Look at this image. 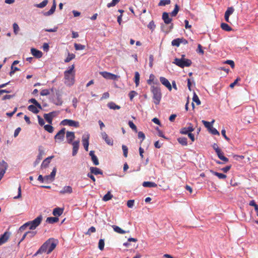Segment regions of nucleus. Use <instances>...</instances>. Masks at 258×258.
<instances>
[{
  "instance_id": "obj_1",
  "label": "nucleus",
  "mask_w": 258,
  "mask_h": 258,
  "mask_svg": "<svg viewBox=\"0 0 258 258\" xmlns=\"http://www.w3.org/2000/svg\"><path fill=\"white\" fill-rule=\"evenodd\" d=\"M56 246V242L52 238H50L46 240L38 249L36 252L34 254L36 256L39 254H42L46 252L47 254L51 252Z\"/></svg>"
},
{
  "instance_id": "obj_2",
  "label": "nucleus",
  "mask_w": 258,
  "mask_h": 258,
  "mask_svg": "<svg viewBox=\"0 0 258 258\" xmlns=\"http://www.w3.org/2000/svg\"><path fill=\"white\" fill-rule=\"evenodd\" d=\"M74 64L68 68V69L64 72V83L69 87L73 86L75 82V71Z\"/></svg>"
},
{
  "instance_id": "obj_3",
  "label": "nucleus",
  "mask_w": 258,
  "mask_h": 258,
  "mask_svg": "<svg viewBox=\"0 0 258 258\" xmlns=\"http://www.w3.org/2000/svg\"><path fill=\"white\" fill-rule=\"evenodd\" d=\"M150 90L153 94L154 103L156 105L159 104L162 98V94L160 87L158 85H151Z\"/></svg>"
},
{
  "instance_id": "obj_4",
  "label": "nucleus",
  "mask_w": 258,
  "mask_h": 258,
  "mask_svg": "<svg viewBox=\"0 0 258 258\" xmlns=\"http://www.w3.org/2000/svg\"><path fill=\"white\" fill-rule=\"evenodd\" d=\"M173 63L181 68H183L184 67H189L191 64V61L189 59H179L175 58Z\"/></svg>"
},
{
  "instance_id": "obj_5",
  "label": "nucleus",
  "mask_w": 258,
  "mask_h": 258,
  "mask_svg": "<svg viewBox=\"0 0 258 258\" xmlns=\"http://www.w3.org/2000/svg\"><path fill=\"white\" fill-rule=\"evenodd\" d=\"M162 19L164 21V22L166 24H171V25L169 26V30L164 31L163 29V26L162 27V29L163 31H165L166 33L169 32L173 27V24L171 23V21L172 20V18H170L169 16V14L167 12H164L162 14Z\"/></svg>"
},
{
  "instance_id": "obj_6",
  "label": "nucleus",
  "mask_w": 258,
  "mask_h": 258,
  "mask_svg": "<svg viewBox=\"0 0 258 258\" xmlns=\"http://www.w3.org/2000/svg\"><path fill=\"white\" fill-rule=\"evenodd\" d=\"M42 218V216L40 215L33 220L30 221L31 225L29 228V230H33L35 229L41 223Z\"/></svg>"
},
{
  "instance_id": "obj_7",
  "label": "nucleus",
  "mask_w": 258,
  "mask_h": 258,
  "mask_svg": "<svg viewBox=\"0 0 258 258\" xmlns=\"http://www.w3.org/2000/svg\"><path fill=\"white\" fill-rule=\"evenodd\" d=\"M99 74L105 79L111 80H117L119 76L107 72H100Z\"/></svg>"
},
{
  "instance_id": "obj_8",
  "label": "nucleus",
  "mask_w": 258,
  "mask_h": 258,
  "mask_svg": "<svg viewBox=\"0 0 258 258\" xmlns=\"http://www.w3.org/2000/svg\"><path fill=\"white\" fill-rule=\"evenodd\" d=\"M52 102L56 105L60 106L62 104L63 101L61 95L58 90H56L55 96L52 98Z\"/></svg>"
},
{
  "instance_id": "obj_9",
  "label": "nucleus",
  "mask_w": 258,
  "mask_h": 258,
  "mask_svg": "<svg viewBox=\"0 0 258 258\" xmlns=\"http://www.w3.org/2000/svg\"><path fill=\"white\" fill-rule=\"evenodd\" d=\"M60 124L62 125H68L70 126H74L76 127L79 126V122L78 121L68 119H65L62 120L60 122Z\"/></svg>"
},
{
  "instance_id": "obj_10",
  "label": "nucleus",
  "mask_w": 258,
  "mask_h": 258,
  "mask_svg": "<svg viewBox=\"0 0 258 258\" xmlns=\"http://www.w3.org/2000/svg\"><path fill=\"white\" fill-rule=\"evenodd\" d=\"M66 129L64 128L60 130L54 136V139L58 142H61L64 140Z\"/></svg>"
},
{
  "instance_id": "obj_11",
  "label": "nucleus",
  "mask_w": 258,
  "mask_h": 258,
  "mask_svg": "<svg viewBox=\"0 0 258 258\" xmlns=\"http://www.w3.org/2000/svg\"><path fill=\"white\" fill-rule=\"evenodd\" d=\"M8 168V164L5 161L0 162V180L3 177Z\"/></svg>"
},
{
  "instance_id": "obj_12",
  "label": "nucleus",
  "mask_w": 258,
  "mask_h": 258,
  "mask_svg": "<svg viewBox=\"0 0 258 258\" xmlns=\"http://www.w3.org/2000/svg\"><path fill=\"white\" fill-rule=\"evenodd\" d=\"M90 135L89 134H85L82 137V143L84 146V149L86 151H88L89 147V140Z\"/></svg>"
},
{
  "instance_id": "obj_13",
  "label": "nucleus",
  "mask_w": 258,
  "mask_h": 258,
  "mask_svg": "<svg viewBox=\"0 0 258 258\" xmlns=\"http://www.w3.org/2000/svg\"><path fill=\"white\" fill-rule=\"evenodd\" d=\"M234 11V9L232 7H228V9H227V10L226 11V12L225 13L224 18H225V21L227 22H228V23L230 22L229 16L231 14H233Z\"/></svg>"
},
{
  "instance_id": "obj_14",
  "label": "nucleus",
  "mask_w": 258,
  "mask_h": 258,
  "mask_svg": "<svg viewBox=\"0 0 258 258\" xmlns=\"http://www.w3.org/2000/svg\"><path fill=\"white\" fill-rule=\"evenodd\" d=\"M66 138H67V142L69 144H71L72 143H73L74 142H73V141L75 138V135L74 132H69V131L67 132Z\"/></svg>"
},
{
  "instance_id": "obj_15",
  "label": "nucleus",
  "mask_w": 258,
  "mask_h": 258,
  "mask_svg": "<svg viewBox=\"0 0 258 258\" xmlns=\"http://www.w3.org/2000/svg\"><path fill=\"white\" fill-rule=\"evenodd\" d=\"M71 144L73 146L72 155L73 156H75L77 154L79 148L80 141L77 140V141H74Z\"/></svg>"
},
{
  "instance_id": "obj_16",
  "label": "nucleus",
  "mask_w": 258,
  "mask_h": 258,
  "mask_svg": "<svg viewBox=\"0 0 258 258\" xmlns=\"http://www.w3.org/2000/svg\"><path fill=\"white\" fill-rule=\"evenodd\" d=\"M10 236V233L6 231L3 234L0 236V245L7 241Z\"/></svg>"
},
{
  "instance_id": "obj_17",
  "label": "nucleus",
  "mask_w": 258,
  "mask_h": 258,
  "mask_svg": "<svg viewBox=\"0 0 258 258\" xmlns=\"http://www.w3.org/2000/svg\"><path fill=\"white\" fill-rule=\"evenodd\" d=\"M160 81L161 83L164 85L167 88V89L169 91H171L172 90V86L170 84V83L169 82V81L165 78L163 77H161L160 78Z\"/></svg>"
},
{
  "instance_id": "obj_18",
  "label": "nucleus",
  "mask_w": 258,
  "mask_h": 258,
  "mask_svg": "<svg viewBox=\"0 0 258 258\" xmlns=\"http://www.w3.org/2000/svg\"><path fill=\"white\" fill-rule=\"evenodd\" d=\"M101 137L103 140L105 141V142L109 145H113V140L111 139H110L108 135L106 134L105 132H102L101 133Z\"/></svg>"
},
{
  "instance_id": "obj_19",
  "label": "nucleus",
  "mask_w": 258,
  "mask_h": 258,
  "mask_svg": "<svg viewBox=\"0 0 258 258\" xmlns=\"http://www.w3.org/2000/svg\"><path fill=\"white\" fill-rule=\"evenodd\" d=\"M189 126L187 127H183L180 130V133L181 134H188V133L192 132L194 131V128L191 126V123L189 124Z\"/></svg>"
},
{
  "instance_id": "obj_20",
  "label": "nucleus",
  "mask_w": 258,
  "mask_h": 258,
  "mask_svg": "<svg viewBox=\"0 0 258 258\" xmlns=\"http://www.w3.org/2000/svg\"><path fill=\"white\" fill-rule=\"evenodd\" d=\"M64 211V208L57 207L53 210L52 214L54 216H60L62 215Z\"/></svg>"
},
{
  "instance_id": "obj_21",
  "label": "nucleus",
  "mask_w": 258,
  "mask_h": 258,
  "mask_svg": "<svg viewBox=\"0 0 258 258\" xmlns=\"http://www.w3.org/2000/svg\"><path fill=\"white\" fill-rule=\"evenodd\" d=\"M43 154H44L43 151L42 150H40L39 149V154L37 156V158H36V160L34 162V166H36L39 163V162H40V161L41 160V159L42 158V156H43Z\"/></svg>"
},
{
  "instance_id": "obj_22",
  "label": "nucleus",
  "mask_w": 258,
  "mask_h": 258,
  "mask_svg": "<svg viewBox=\"0 0 258 258\" xmlns=\"http://www.w3.org/2000/svg\"><path fill=\"white\" fill-rule=\"evenodd\" d=\"M56 6V5L55 0H53V5H52L51 8L48 12L44 13V15L47 16H50V15H52V14H53V13L54 12V11L55 10Z\"/></svg>"
},
{
  "instance_id": "obj_23",
  "label": "nucleus",
  "mask_w": 258,
  "mask_h": 258,
  "mask_svg": "<svg viewBox=\"0 0 258 258\" xmlns=\"http://www.w3.org/2000/svg\"><path fill=\"white\" fill-rule=\"evenodd\" d=\"M31 51L32 54L37 58H40L42 56V52L41 51L38 50L36 49L31 48Z\"/></svg>"
},
{
  "instance_id": "obj_24",
  "label": "nucleus",
  "mask_w": 258,
  "mask_h": 258,
  "mask_svg": "<svg viewBox=\"0 0 258 258\" xmlns=\"http://www.w3.org/2000/svg\"><path fill=\"white\" fill-rule=\"evenodd\" d=\"M53 158V156H51L46 158L45 160H44L41 165V168L47 167L48 166L49 164L50 163L51 159H52Z\"/></svg>"
},
{
  "instance_id": "obj_25",
  "label": "nucleus",
  "mask_w": 258,
  "mask_h": 258,
  "mask_svg": "<svg viewBox=\"0 0 258 258\" xmlns=\"http://www.w3.org/2000/svg\"><path fill=\"white\" fill-rule=\"evenodd\" d=\"M154 78H155L154 75L153 74H151L149 77V79L147 81V83L149 85H154V84H156L158 86H159V83H158L157 82H154Z\"/></svg>"
},
{
  "instance_id": "obj_26",
  "label": "nucleus",
  "mask_w": 258,
  "mask_h": 258,
  "mask_svg": "<svg viewBox=\"0 0 258 258\" xmlns=\"http://www.w3.org/2000/svg\"><path fill=\"white\" fill-rule=\"evenodd\" d=\"M143 186L146 187H156L157 184L154 182L145 181L143 183Z\"/></svg>"
},
{
  "instance_id": "obj_27",
  "label": "nucleus",
  "mask_w": 258,
  "mask_h": 258,
  "mask_svg": "<svg viewBox=\"0 0 258 258\" xmlns=\"http://www.w3.org/2000/svg\"><path fill=\"white\" fill-rule=\"evenodd\" d=\"M28 109L29 111L31 112L34 113H37L39 112V108L35 106V105H30L28 107Z\"/></svg>"
},
{
  "instance_id": "obj_28",
  "label": "nucleus",
  "mask_w": 258,
  "mask_h": 258,
  "mask_svg": "<svg viewBox=\"0 0 258 258\" xmlns=\"http://www.w3.org/2000/svg\"><path fill=\"white\" fill-rule=\"evenodd\" d=\"M58 220H59L58 218L56 217V216L54 217H48L46 219V222L49 224H53V223L57 222L58 221Z\"/></svg>"
},
{
  "instance_id": "obj_29",
  "label": "nucleus",
  "mask_w": 258,
  "mask_h": 258,
  "mask_svg": "<svg viewBox=\"0 0 258 258\" xmlns=\"http://www.w3.org/2000/svg\"><path fill=\"white\" fill-rule=\"evenodd\" d=\"M91 173L95 175L102 174V172L101 170L97 167H91L90 168Z\"/></svg>"
},
{
  "instance_id": "obj_30",
  "label": "nucleus",
  "mask_w": 258,
  "mask_h": 258,
  "mask_svg": "<svg viewBox=\"0 0 258 258\" xmlns=\"http://www.w3.org/2000/svg\"><path fill=\"white\" fill-rule=\"evenodd\" d=\"M26 234L27 235V238L30 239L35 236V235L37 234V232L36 231L30 230V231L26 232Z\"/></svg>"
},
{
  "instance_id": "obj_31",
  "label": "nucleus",
  "mask_w": 258,
  "mask_h": 258,
  "mask_svg": "<svg viewBox=\"0 0 258 258\" xmlns=\"http://www.w3.org/2000/svg\"><path fill=\"white\" fill-rule=\"evenodd\" d=\"M112 228L115 232L119 234H125L126 232L125 231L116 225H113Z\"/></svg>"
},
{
  "instance_id": "obj_32",
  "label": "nucleus",
  "mask_w": 258,
  "mask_h": 258,
  "mask_svg": "<svg viewBox=\"0 0 258 258\" xmlns=\"http://www.w3.org/2000/svg\"><path fill=\"white\" fill-rule=\"evenodd\" d=\"M73 192V189L71 186H66L63 187L62 190L60 191L61 194L71 193Z\"/></svg>"
},
{
  "instance_id": "obj_33",
  "label": "nucleus",
  "mask_w": 258,
  "mask_h": 258,
  "mask_svg": "<svg viewBox=\"0 0 258 258\" xmlns=\"http://www.w3.org/2000/svg\"><path fill=\"white\" fill-rule=\"evenodd\" d=\"M108 107L111 109H119L120 108V106L116 105L114 102H109L107 104Z\"/></svg>"
},
{
  "instance_id": "obj_34",
  "label": "nucleus",
  "mask_w": 258,
  "mask_h": 258,
  "mask_svg": "<svg viewBox=\"0 0 258 258\" xmlns=\"http://www.w3.org/2000/svg\"><path fill=\"white\" fill-rule=\"evenodd\" d=\"M47 4L48 0H43L42 2L40 3V4L34 5V6L38 8H43L47 5Z\"/></svg>"
},
{
  "instance_id": "obj_35",
  "label": "nucleus",
  "mask_w": 258,
  "mask_h": 258,
  "mask_svg": "<svg viewBox=\"0 0 258 258\" xmlns=\"http://www.w3.org/2000/svg\"><path fill=\"white\" fill-rule=\"evenodd\" d=\"M221 28L226 31H230L232 30L231 27H230L227 24L222 23L221 24Z\"/></svg>"
},
{
  "instance_id": "obj_36",
  "label": "nucleus",
  "mask_w": 258,
  "mask_h": 258,
  "mask_svg": "<svg viewBox=\"0 0 258 258\" xmlns=\"http://www.w3.org/2000/svg\"><path fill=\"white\" fill-rule=\"evenodd\" d=\"M178 142L183 146H186L187 144V139L184 137L179 138L177 139Z\"/></svg>"
},
{
  "instance_id": "obj_37",
  "label": "nucleus",
  "mask_w": 258,
  "mask_h": 258,
  "mask_svg": "<svg viewBox=\"0 0 258 258\" xmlns=\"http://www.w3.org/2000/svg\"><path fill=\"white\" fill-rule=\"evenodd\" d=\"M28 102L30 103H33L34 105L36 106L39 109H42V107H41V105L37 102V101L35 99H34V98L30 99L28 101Z\"/></svg>"
},
{
  "instance_id": "obj_38",
  "label": "nucleus",
  "mask_w": 258,
  "mask_h": 258,
  "mask_svg": "<svg viewBox=\"0 0 258 258\" xmlns=\"http://www.w3.org/2000/svg\"><path fill=\"white\" fill-rule=\"evenodd\" d=\"M135 82L136 87L138 86L140 82V74L138 72H136L135 73Z\"/></svg>"
},
{
  "instance_id": "obj_39",
  "label": "nucleus",
  "mask_w": 258,
  "mask_h": 258,
  "mask_svg": "<svg viewBox=\"0 0 258 258\" xmlns=\"http://www.w3.org/2000/svg\"><path fill=\"white\" fill-rule=\"evenodd\" d=\"M44 118L46 121L49 124H51L52 122V118L48 113H45L44 114Z\"/></svg>"
},
{
  "instance_id": "obj_40",
  "label": "nucleus",
  "mask_w": 258,
  "mask_h": 258,
  "mask_svg": "<svg viewBox=\"0 0 258 258\" xmlns=\"http://www.w3.org/2000/svg\"><path fill=\"white\" fill-rule=\"evenodd\" d=\"M13 28L14 33H15V35H17L20 30L19 25L16 23H14L13 24Z\"/></svg>"
},
{
  "instance_id": "obj_41",
  "label": "nucleus",
  "mask_w": 258,
  "mask_h": 258,
  "mask_svg": "<svg viewBox=\"0 0 258 258\" xmlns=\"http://www.w3.org/2000/svg\"><path fill=\"white\" fill-rule=\"evenodd\" d=\"M75 57V55L73 53H68V56L67 57V58L64 59V62H70L71 60H72L73 59H74V58Z\"/></svg>"
},
{
  "instance_id": "obj_42",
  "label": "nucleus",
  "mask_w": 258,
  "mask_h": 258,
  "mask_svg": "<svg viewBox=\"0 0 258 258\" xmlns=\"http://www.w3.org/2000/svg\"><path fill=\"white\" fill-rule=\"evenodd\" d=\"M214 175L217 176L219 179H225L226 177V175L224 174L219 173L217 172L212 171Z\"/></svg>"
},
{
  "instance_id": "obj_43",
  "label": "nucleus",
  "mask_w": 258,
  "mask_h": 258,
  "mask_svg": "<svg viewBox=\"0 0 258 258\" xmlns=\"http://www.w3.org/2000/svg\"><path fill=\"white\" fill-rule=\"evenodd\" d=\"M44 128L45 131L49 133H52L54 131V128L50 124H46L44 126Z\"/></svg>"
},
{
  "instance_id": "obj_44",
  "label": "nucleus",
  "mask_w": 258,
  "mask_h": 258,
  "mask_svg": "<svg viewBox=\"0 0 258 258\" xmlns=\"http://www.w3.org/2000/svg\"><path fill=\"white\" fill-rule=\"evenodd\" d=\"M192 100H193V101L196 102L198 105H199L201 104V101L200 100L199 97L198 96V95L196 94V93L195 92H194Z\"/></svg>"
},
{
  "instance_id": "obj_45",
  "label": "nucleus",
  "mask_w": 258,
  "mask_h": 258,
  "mask_svg": "<svg viewBox=\"0 0 258 258\" xmlns=\"http://www.w3.org/2000/svg\"><path fill=\"white\" fill-rule=\"evenodd\" d=\"M181 43V41L180 40V38H176L173 40L171 42V44L172 46H175L176 47H178Z\"/></svg>"
},
{
  "instance_id": "obj_46",
  "label": "nucleus",
  "mask_w": 258,
  "mask_h": 258,
  "mask_svg": "<svg viewBox=\"0 0 258 258\" xmlns=\"http://www.w3.org/2000/svg\"><path fill=\"white\" fill-rule=\"evenodd\" d=\"M104 239H100L98 243V248L100 250H103L104 248Z\"/></svg>"
},
{
  "instance_id": "obj_47",
  "label": "nucleus",
  "mask_w": 258,
  "mask_h": 258,
  "mask_svg": "<svg viewBox=\"0 0 258 258\" xmlns=\"http://www.w3.org/2000/svg\"><path fill=\"white\" fill-rule=\"evenodd\" d=\"M74 47L75 49L77 50H83L85 48V45L78 43H75Z\"/></svg>"
},
{
  "instance_id": "obj_48",
  "label": "nucleus",
  "mask_w": 258,
  "mask_h": 258,
  "mask_svg": "<svg viewBox=\"0 0 258 258\" xmlns=\"http://www.w3.org/2000/svg\"><path fill=\"white\" fill-rule=\"evenodd\" d=\"M179 11V7L177 4L175 5V8L173 11L171 13V15L173 17H175Z\"/></svg>"
},
{
  "instance_id": "obj_49",
  "label": "nucleus",
  "mask_w": 258,
  "mask_h": 258,
  "mask_svg": "<svg viewBox=\"0 0 258 258\" xmlns=\"http://www.w3.org/2000/svg\"><path fill=\"white\" fill-rule=\"evenodd\" d=\"M170 0H161L159 3L158 5L159 6H164L170 4Z\"/></svg>"
},
{
  "instance_id": "obj_50",
  "label": "nucleus",
  "mask_w": 258,
  "mask_h": 258,
  "mask_svg": "<svg viewBox=\"0 0 258 258\" xmlns=\"http://www.w3.org/2000/svg\"><path fill=\"white\" fill-rule=\"evenodd\" d=\"M216 153H217V155L219 158L221 159V158L224 156L223 152L218 147H217V148L216 149Z\"/></svg>"
},
{
  "instance_id": "obj_51",
  "label": "nucleus",
  "mask_w": 258,
  "mask_h": 258,
  "mask_svg": "<svg viewBox=\"0 0 258 258\" xmlns=\"http://www.w3.org/2000/svg\"><path fill=\"white\" fill-rule=\"evenodd\" d=\"M202 123L204 124L205 126L209 131L213 126L210 122L203 120Z\"/></svg>"
},
{
  "instance_id": "obj_52",
  "label": "nucleus",
  "mask_w": 258,
  "mask_h": 258,
  "mask_svg": "<svg viewBox=\"0 0 258 258\" xmlns=\"http://www.w3.org/2000/svg\"><path fill=\"white\" fill-rule=\"evenodd\" d=\"M19 70H20L18 68L14 67L13 66H12L11 68V71L10 72V75L11 76H12L16 71H18Z\"/></svg>"
},
{
  "instance_id": "obj_53",
  "label": "nucleus",
  "mask_w": 258,
  "mask_h": 258,
  "mask_svg": "<svg viewBox=\"0 0 258 258\" xmlns=\"http://www.w3.org/2000/svg\"><path fill=\"white\" fill-rule=\"evenodd\" d=\"M120 0H112L111 3L107 4V7L108 8H110L115 6Z\"/></svg>"
},
{
  "instance_id": "obj_54",
  "label": "nucleus",
  "mask_w": 258,
  "mask_h": 258,
  "mask_svg": "<svg viewBox=\"0 0 258 258\" xmlns=\"http://www.w3.org/2000/svg\"><path fill=\"white\" fill-rule=\"evenodd\" d=\"M128 125L135 132H137V128L132 121H128Z\"/></svg>"
},
{
  "instance_id": "obj_55",
  "label": "nucleus",
  "mask_w": 258,
  "mask_h": 258,
  "mask_svg": "<svg viewBox=\"0 0 258 258\" xmlns=\"http://www.w3.org/2000/svg\"><path fill=\"white\" fill-rule=\"evenodd\" d=\"M56 172V168H54L53 169L52 172H51L50 174L49 175V177H50V178L51 179L52 181L54 179Z\"/></svg>"
},
{
  "instance_id": "obj_56",
  "label": "nucleus",
  "mask_w": 258,
  "mask_h": 258,
  "mask_svg": "<svg viewBox=\"0 0 258 258\" xmlns=\"http://www.w3.org/2000/svg\"><path fill=\"white\" fill-rule=\"evenodd\" d=\"M156 27V25L154 24L153 21H151L149 24L148 25V28H149L152 31H153Z\"/></svg>"
},
{
  "instance_id": "obj_57",
  "label": "nucleus",
  "mask_w": 258,
  "mask_h": 258,
  "mask_svg": "<svg viewBox=\"0 0 258 258\" xmlns=\"http://www.w3.org/2000/svg\"><path fill=\"white\" fill-rule=\"evenodd\" d=\"M122 149L123 152V156L125 157H127L128 153V148L125 145L122 146Z\"/></svg>"
},
{
  "instance_id": "obj_58",
  "label": "nucleus",
  "mask_w": 258,
  "mask_h": 258,
  "mask_svg": "<svg viewBox=\"0 0 258 258\" xmlns=\"http://www.w3.org/2000/svg\"><path fill=\"white\" fill-rule=\"evenodd\" d=\"M138 94V93L135 91H131L129 94H128V96H129V97H130V99L131 100H132L134 98V97L136 96H137Z\"/></svg>"
},
{
  "instance_id": "obj_59",
  "label": "nucleus",
  "mask_w": 258,
  "mask_h": 258,
  "mask_svg": "<svg viewBox=\"0 0 258 258\" xmlns=\"http://www.w3.org/2000/svg\"><path fill=\"white\" fill-rule=\"evenodd\" d=\"M50 94L49 90L48 89L42 90L40 92V95L41 96H47Z\"/></svg>"
},
{
  "instance_id": "obj_60",
  "label": "nucleus",
  "mask_w": 258,
  "mask_h": 258,
  "mask_svg": "<svg viewBox=\"0 0 258 258\" xmlns=\"http://www.w3.org/2000/svg\"><path fill=\"white\" fill-rule=\"evenodd\" d=\"M112 197H113L112 195H104V197H103L102 200L106 202V201H109V200L111 199Z\"/></svg>"
},
{
  "instance_id": "obj_61",
  "label": "nucleus",
  "mask_w": 258,
  "mask_h": 258,
  "mask_svg": "<svg viewBox=\"0 0 258 258\" xmlns=\"http://www.w3.org/2000/svg\"><path fill=\"white\" fill-rule=\"evenodd\" d=\"M95 231L96 228L94 226H92L88 229V231L86 233V234L90 235L91 233H94Z\"/></svg>"
},
{
  "instance_id": "obj_62",
  "label": "nucleus",
  "mask_w": 258,
  "mask_h": 258,
  "mask_svg": "<svg viewBox=\"0 0 258 258\" xmlns=\"http://www.w3.org/2000/svg\"><path fill=\"white\" fill-rule=\"evenodd\" d=\"M91 159L95 165H98L99 164V161L96 155L93 156L91 158Z\"/></svg>"
},
{
  "instance_id": "obj_63",
  "label": "nucleus",
  "mask_w": 258,
  "mask_h": 258,
  "mask_svg": "<svg viewBox=\"0 0 258 258\" xmlns=\"http://www.w3.org/2000/svg\"><path fill=\"white\" fill-rule=\"evenodd\" d=\"M209 132L212 134L213 135H219V132L214 127H212L210 130H209Z\"/></svg>"
},
{
  "instance_id": "obj_64",
  "label": "nucleus",
  "mask_w": 258,
  "mask_h": 258,
  "mask_svg": "<svg viewBox=\"0 0 258 258\" xmlns=\"http://www.w3.org/2000/svg\"><path fill=\"white\" fill-rule=\"evenodd\" d=\"M134 202L135 201L134 200H128L127 202V206L130 208H133L134 206Z\"/></svg>"
}]
</instances>
